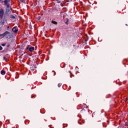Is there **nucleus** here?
<instances>
[{
  "label": "nucleus",
  "instance_id": "nucleus-4",
  "mask_svg": "<svg viewBox=\"0 0 128 128\" xmlns=\"http://www.w3.org/2000/svg\"><path fill=\"white\" fill-rule=\"evenodd\" d=\"M8 2H10V0H2V4L4 3V6H8V5H10V4H8Z\"/></svg>",
  "mask_w": 128,
  "mask_h": 128
},
{
  "label": "nucleus",
  "instance_id": "nucleus-12",
  "mask_svg": "<svg viewBox=\"0 0 128 128\" xmlns=\"http://www.w3.org/2000/svg\"><path fill=\"white\" fill-rule=\"evenodd\" d=\"M0 50H2V47L0 46Z\"/></svg>",
  "mask_w": 128,
  "mask_h": 128
},
{
  "label": "nucleus",
  "instance_id": "nucleus-14",
  "mask_svg": "<svg viewBox=\"0 0 128 128\" xmlns=\"http://www.w3.org/2000/svg\"><path fill=\"white\" fill-rule=\"evenodd\" d=\"M2 46H6V44H2Z\"/></svg>",
  "mask_w": 128,
  "mask_h": 128
},
{
  "label": "nucleus",
  "instance_id": "nucleus-8",
  "mask_svg": "<svg viewBox=\"0 0 128 128\" xmlns=\"http://www.w3.org/2000/svg\"><path fill=\"white\" fill-rule=\"evenodd\" d=\"M0 73L2 76H4V74H6V71L2 70L0 72Z\"/></svg>",
  "mask_w": 128,
  "mask_h": 128
},
{
  "label": "nucleus",
  "instance_id": "nucleus-7",
  "mask_svg": "<svg viewBox=\"0 0 128 128\" xmlns=\"http://www.w3.org/2000/svg\"><path fill=\"white\" fill-rule=\"evenodd\" d=\"M3 60H5V62H8V60H10V59L7 58H6V56H4L3 58Z\"/></svg>",
  "mask_w": 128,
  "mask_h": 128
},
{
  "label": "nucleus",
  "instance_id": "nucleus-13",
  "mask_svg": "<svg viewBox=\"0 0 128 128\" xmlns=\"http://www.w3.org/2000/svg\"><path fill=\"white\" fill-rule=\"evenodd\" d=\"M12 18H16V17L14 16H12Z\"/></svg>",
  "mask_w": 128,
  "mask_h": 128
},
{
  "label": "nucleus",
  "instance_id": "nucleus-3",
  "mask_svg": "<svg viewBox=\"0 0 128 128\" xmlns=\"http://www.w3.org/2000/svg\"><path fill=\"white\" fill-rule=\"evenodd\" d=\"M26 50H28L29 52H34V47H30V46H28L26 48Z\"/></svg>",
  "mask_w": 128,
  "mask_h": 128
},
{
  "label": "nucleus",
  "instance_id": "nucleus-5",
  "mask_svg": "<svg viewBox=\"0 0 128 128\" xmlns=\"http://www.w3.org/2000/svg\"><path fill=\"white\" fill-rule=\"evenodd\" d=\"M12 7L10 6V5H8L6 8V14H8V12H10V10Z\"/></svg>",
  "mask_w": 128,
  "mask_h": 128
},
{
  "label": "nucleus",
  "instance_id": "nucleus-10",
  "mask_svg": "<svg viewBox=\"0 0 128 128\" xmlns=\"http://www.w3.org/2000/svg\"><path fill=\"white\" fill-rule=\"evenodd\" d=\"M69 72L70 73V77L72 78V76H74V75H72V72L70 71H69Z\"/></svg>",
  "mask_w": 128,
  "mask_h": 128
},
{
  "label": "nucleus",
  "instance_id": "nucleus-18",
  "mask_svg": "<svg viewBox=\"0 0 128 128\" xmlns=\"http://www.w3.org/2000/svg\"><path fill=\"white\" fill-rule=\"evenodd\" d=\"M7 28H8H8H10V26H8L7 27Z\"/></svg>",
  "mask_w": 128,
  "mask_h": 128
},
{
  "label": "nucleus",
  "instance_id": "nucleus-6",
  "mask_svg": "<svg viewBox=\"0 0 128 128\" xmlns=\"http://www.w3.org/2000/svg\"><path fill=\"white\" fill-rule=\"evenodd\" d=\"M18 30V28L16 27H14L12 28V31L13 32H14V34H16Z\"/></svg>",
  "mask_w": 128,
  "mask_h": 128
},
{
  "label": "nucleus",
  "instance_id": "nucleus-19",
  "mask_svg": "<svg viewBox=\"0 0 128 128\" xmlns=\"http://www.w3.org/2000/svg\"><path fill=\"white\" fill-rule=\"evenodd\" d=\"M2 2V0H0V2Z\"/></svg>",
  "mask_w": 128,
  "mask_h": 128
},
{
  "label": "nucleus",
  "instance_id": "nucleus-16",
  "mask_svg": "<svg viewBox=\"0 0 128 128\" xmlns=\"http://www.w3.org/2000/svg\"><path fill=\"white\" fill-rule=\"evenodd\" d=\"M128 101V98H126V99H125V102H127Z\"/></svg>",
  "mask_w": 128,
  "mask_h": 128
},
{
  "label": "nucleus",
  "instance_id": "nucleus-15",
  "mask_svg": "<svg viewBox=\"0 0 128 128\" xmlns=\"http://www.w3.org/2000/svg\"><path fill=\"white\" fill-rule=\"evenodd\" d=\"M57 2H58V4H60V0H57Z\"/></svg>",
  "mask_w": 128,
  "mask_h": 128
},
{
  "label": "nucleus",
  "instance_id": "nucleus-2",
  "mask_svg": "<svg viewBox=\"0 0 128 128\" xmlns=\"http://www.w3.org/2000/svg\"><path fill=\"white\" fill-rule=\"evenodd\" d=\"M4 10L2 8L0 9V18L2 20L4 18Z\"/></svg>",
  "mask_w": 128,
  "mask_h": 128
},
{
  "label": "nucleus",
  "instance_id": "nucleus-17",
  "mask_svg": "<svg viewBox=\"0 0 128 128\" xmlns=\"http://www.w3.org/2000/svg\"><path fill=\"white\" fill-rule=\"evenodd\" d=\"M68 20H67V22H66V24H68Z\"/></svg>",
  "mask_w": 128,
  "mask_h": 128
},
{
  "label": "nucleus",
  "instance_id": "nucleus-9",
  "mask_svg": "<svg viewBox=\"0 0 128 128\" xmlns=\"http://www.w3.org/2000/svg\"><path fill=\"white\" fill-rule=\"evenodd\" d=\"M52 23L54 24H58V22L54 20H52Z\"/></svg>",
  "mask_w": 128,
  "mask_h": 128
},
{
  "label": "nucleus",
  "instance_id": "nucleus-11",
  "mask_svg": "<svg viewBox=\"0 0 128 128\" xmlns=\"http://www.w3.org/2000/svg\"><path fill=\"white\" fill-rule=\"evenodd\" d=\"M58 86V88H60L62 86V83H59Z\"/></svg>",
  "mask_w": 128,
  "mask_h": 128
},
{
  "label": "nucleus",
  "instance_id": "nucleus-1",
  "mask_svg": "<svg viewBox=\"0 0 128 128\" xmlns=\"http://www.w3.org/2000/svg\"><path fill=\"white\" fill-rule=\"evenodd\" d=\"M0 36H2L3 38H12V35L10 34V32L6 31L3 34H0Z\"/></svg>",
  "mask_w": 128,
  "mask_h": 128
},
{
  "label": "nucleus",
  "instance_id": "nucleus-20",
  "mask_svg": "<svg viewBox=\"0 0 128 128\" xmlns=\"http://www.w3.org/2000/svg\"><path fill=\"white\" fill-rule=\"evenodd\" d=\"M88 40H86V42Z\"/></svg>",
  "mask_w": 128,
  "mask_h": 128
}]
</instances>
